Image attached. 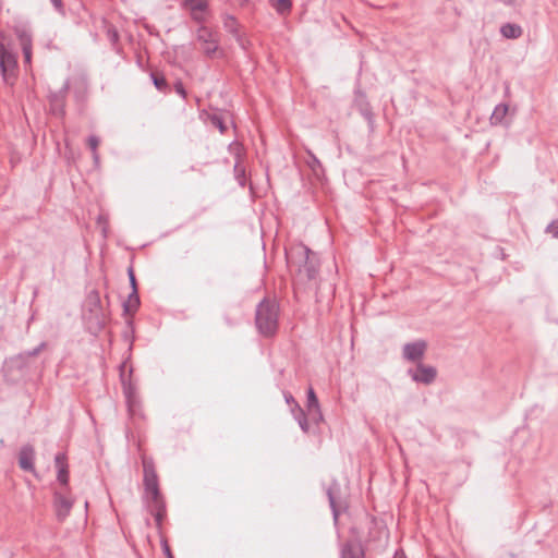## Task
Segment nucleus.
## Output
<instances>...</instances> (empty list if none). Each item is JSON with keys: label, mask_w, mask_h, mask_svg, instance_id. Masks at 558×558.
Returning <instances> with one entry per match:
<instances>
[{"label": "nucleus", "mask_w": 558, "mask_h": 558, "mask_svg": "<svg viewBox=\"0 0 558 558\" xmlns=\"http://www.w3.org/2000/svg\"><path fill=\"white\" fill-rule=\"evenodd\" d=\"M280 305L276 299L265 296L255 308V327L259 336L272 339L279 330Z\"/></svg>", "instance_id": "f257e3e1"}, {"label": "nucleus", "mask_w": 558, "mask_h": 558, "mask_svg": "<svg viewBox=\"0 0 558 558\" xmlns=\"http://www.w3.org/2000/svg\"><path fill=\"white\" fill-rule=\"evenodd\" d=\"M195 40L198 50L206 59H221L225 57V50L220 47V34L218 31L201 25L195 31Z\"/></svg>", "instance_id": "f03ea898"}, {"label": "nucleus", "mask_w": 558, "mask_h": 558, "mask_svg": "<svg viewBox=\"0 0 558 558\" xmlns=\"http://www.w3.org/2000/svg\"><path fill=\"white\" fill-rule=\"evenodd\" d=\"M83 317L90 330L100 331L105 328L107 317L101 305L98 290L94 289L87 293Z\"/></svg>", "instance_id": "7ed1b4c3"}, {"label": "nucleus", "mask_w": 558, "mask_h": 558, "mask_svg": "<svg viewBox=\"0 0 558 558\" xmlns=\"http://www.w3.org/2000/svg\"><path fill=\"white\" fill-rule=\"evenodd\" d=\"M29 371L31 361L23 353L7 359L3 365L4 377L12 383H17L27 377Z\"/></svg>", "instance_id": "20e7f679"}, {"label": "nucleus", "mask_w": 558, "mask_h": 558, "mask_svg": "<svg viewBox=\"0 0 558 558\" xmlns=\"http://www.w3.org/2000/svg\"><path fill=\"white\" fill-rule=\"evenodd\" d=\"M125 364L126 362H123L120 366V380L129 412L131 415H135L137 410L140 409L141 401L137 395L136 385L132 381L133 369L131 367L129 376H126L124 373Z\"/></svg>", "instance_id": "39448f33"}, {"label": "nucleus", "mask_w": 558, "mask_h": 558, "mask_svg": "<svg viewBox=\"0 0 558 558\" xmlns=\"http://www.w3.org/2000/svg\"><path fill=\"white\" fill-rule=\"evenodd\" d=\"M312 255V251L303 243H294L284 248V256L287 266L290 270H295L298 274L302 272V265Z\"/></svg>", "instance_id": "423d86ee"}, {"label": "nucleus", "mask_w": 558, "mask_h": 558, "mask_svg": "<svg viewBox=\"0 0 558 558\" xmlns=\"http://www.w3.org/2000/svg\"><path fill=\"white\" fill-rule=\"evenodd\" d=\"M17 57L0 41V73L3 81L13 84L16 78Z\"/></svg>", "instance_id": "0eeeda50"}, {"label": "nucleus", "mask_w": 558, "mask_h": 558, "mask_svg": "<svg viewBox=\"0 0 558 558\" xmlns=\"http://www.w3.org/2000/svg\"><path fill=\"white\" fill-rule=\"evenodd\" d=\"M326 495L332 512L335 523L338 522L340 513L345 510V502L341 499V486L337 480H332L326 488Z\"/></svg>", "instance_id": "6e6552de"}, {"label": "nucleus", "mask_w": 558, "mask_h": 558, "mask_svg": "<svg viewBox=\"0 0 558 558\" xmlns=\"http://www.w3.org/2000/svg\"><path fill=\"white\" fill-rule=\"evenodd\" d=\"M222 25H223V28L226 29V32H228L229 34H231L234 37L235 41L243 50H245V51L248 50L251 41L245 36V34L241 31L242 26L235 16H233L231 14H227V13L223 14L222 15Z\"/></svg>", "instance_id": "1a4fd4ad"}, {"label": "nucleus", "mask_w": 558, "mask_h": 558, "mask_svg": "<svg viewBox=\"0 0 558 558\" xmlns=\"http://www.w3.org/2000/svg\"><path fill=\"white\" fill-rule=\"evenodd\" d=\"M74 500L68 496V490H56L53 494V508L59 522H63L73 508Z\"/></svg>", "instance_id": "9d476101"}, {"label": "nucleus", "mask_w": 558, "mask_h": 558, "mask_svg": "<svg viewBox=\"0 0 558 558\" xmlns=\"http://www.w3.org/2000/svg\"><path fill=\"white\" fill-rule=\"evenodd\" d=\"M408 375L415 383L430 385L437 378V368L421 362L416 364L415 368H409Z\"/></svg>", "instance_id": "9b49d317"}, {"label": "nucleus", "mask_w": 558, "mask_h": 558, "mask_svg": "<svg viewBox=\"0 0 558 558\" xmlns=\"http://www.w3.org/2000/svg\"><path fill=\"white\" fill-rule=\"evenodd\" d=\"M142 465L144 490L159 487V480L154 459L145 454L142 456Z\"/></svg>", "instance_id": "f8f14e48"}, {"label": "nucleus", "mask_w": 558, "mask_h": 558, "mask_svg": "<svg viewBox=\"0 0 558 558\" xmlns=\"http://www.w3.org/2000/svg\"><path fill=\"white\" fill-rule=\"evenodd\" d=\"M366 548L360 536H354L341 544L340 558H365Z\"/></svg>", "instance_id": "ddd939ff"}, {"label": "nucleus", "mask_w": 558, "mask_h": 558, "mask_svg": "<svg viewBox=\"0 0 558 558\" xmlns=\"http://www.w3.org/2000/svg\"><path fill=\"white\" fill-rule=\"evenodd\" d=\"M427 350V342L423 339L408 342L402 347V356L404 360L421 363Z\"/></svg>", "instance_id": "4468645a"}, {"label": "nucleus", "mask_w": 558, "mask_h": 558, "mask_svg": "<svg viewBox=\"0 0 558 558\" xmlns=\"http://www.w3.org/2000/svg\"><path fill=\"white\" fill-rule=\"evenodd\" d=\"M70 88V83L66 81L59 92L51 93L48 96L50 110L54 116L63 117L65 114V99Z\"/></svg>", "instance_id": "2eb2a0df"}, {"label": "nucleus", "mask_w": 558, "mask_h": 558, "mask_svg": "<svg viewBox=\"0 0 558 558\" xmlns=\"http://www.w3.org/2000/svg\"><path fill=\"white\" fill-rule=\"evenodd\" d=\"M14 34L16 35L22 52L24 58L25 64L32 63V56H33V36L32 33L24 26H16L14 27Z\"/></svg>", "instance_id": "dca6fc26"}, {"label": "nucleus", "mask_w": 558, "mask_h": 558, "mask_svg": "<svg viewBox=\"0 0 558 558\" xmlns=\"http://www.w3.org/2000/svg\"><path fill=\"white\" fill-rule=\"evenodd\" d=\"M140 306L141 299L138 288H134V291H131L128 299L122 303L123 315L126 317V323L130 327L133 325V317L138 311Z\"/></svg>", "instance_id": "f3484780"}, {"label": "nucleus", "mask_w": 558, "mask_h": 558, "mask_svg": "<svg viewBox=\"0 0 558 558\" xmlns=\"http://www.w3.org/2000/svg\"><path fill=\"white\" fill-rule=\"evenodd\" d=\"M35 449L32 445H24L19 452V466L25 471L31 472L33 474L36 473L35 469Z\"/></svg>", "instance_id": "a211bd4d"}, {"label": "nucleus", "mask_w": 558, "mask_h": 558, "mask_svg": "<svg viewBox=\"0 0 558 558\" xmlns=\"http://www.w3.org/2000/svg\"><path fill=\"white\" fill-rule=\"evenodd\" d=\"M235 162L233 166L234 178L241 187L246 185V168L243 165V149L242 146L236 144L234 148Z\"/></svg>", "instance_id": "6ab92c4d"}, {"label": "nucleus", "mask_w": 558, "mask_h": 558, "mask_svg": "<svg viewBox=\"0 0 558 558\" xmlns=\"http://www.w3.org/2000/svg\"><path fill=\"white\" fill-rule=\"evenodd\" d=\"M354 105L361 116L369 123H374V112L373 108L367 100V97L364 93L357 92L354 99Z\"/></svg>", "instance_id": "aec40b11"}, {"label": "nucleus", "mask_w": 558, "mask_h": 558, "mask_svg": "<svg viewBox=\"0 0 558 558\" xmlns=\"http://www.w3.org/2000/svg\"><path fill=\"white\" fill-rule=\"evenodd\" d=\"M199 117L206 122L218 129L221 134H225L228 130L225 118L219 110L207 111L203 110Z\"/></svg>", "instance_id": "412c9836"}, {"label": "nucleus", "mask_w": 558, "mask_h": 558, "mask_svg": "<svg viewBox=\"0 0 558 558\" xmlns=\"http://www.w3.org/2000/svg\"><path fill=\"white\" fill-rule=\"evenodd\" d=\"M500 34L507 39H518L523 35V29L519 24L508 22L501 25Z\"/></svg>", "instance_id": "4be33fe9"}, {"label": "nucleus", "mask_w": 558, "mask_h": 558, "mask_svg": "<svg viewBox=\"0 0 558 558\" xmlns=\"http://www.w3.org/2000/svg\"><path fill=\"white\" fill-rule=\"evenodd\" d=\"M318 260L315 257V254L312 252V255H308V259L306 260V263H303L302 265V272H305L306 278L308 280H313L318 274Z\"/></svg>", "instance_id": "5701e85b"}, {"label": "nucleus", "mask_w": 558, "mask_h": 558, "mask_svg": "<svg viewBox=\"0 0 558 558\" xmlns=\"http://www.w3.org/2000/svg\"><path fill=\"white\" fill-rule=\"evenodd\" d=\"M509 106L505 102L499 104L495 107L490 118L489 122L492 125H500L504 124L505 119L508 114Z\"/></svg>", "instance_id": "b1692460"}, {"label": "nucleus", "mask_w": 558, "mask_h": 558, "mask_svg": "<svg viewBox=\"0 0 558 558\" xmlns=\"http://www.w3.org/2000/svg\"><path fill=\"white\" fill-rule=\"evenodd\" d=\"M104 25L107 38L110 41L112 49L119 51L120 34L117 27L106 20L104 21Z\"/></svg>", "instance_id": "393cba45"}, {"label": "nucleus", "mask_w": 558, "mask_h": 558, "mask_svg": "<svg viewBox=\"0 0 558 558\" xmlns=\"http://www.w3.org/2000/svg\"><path fill=\"white\" fill-rule=\"evenodd\" d=\"M151 81L155 87L162 93H167L169 90L168 82L162 73L151 72L150 73Z\"/></svg>", "instance_id": "a878e982"}, {"label": "nucleus", "mask_w": 558, "mask_h": 558, "mask_svg": "<svg viewBox=\"0 0 558 558\" xmlns=\"http://www.w3.org/2000/svg\"><path fill=\"white\" fill-rule=\"evenodd\" d=\"M183 7L189 9L190 11L205 12L208 10V1L207 0H183Z\"/></svg>", "instance_id": "bb28decb"}, {"label": "nucleus", "mask_w": 558, "mask_h": 558, "mask_svg": "<svg viewBox=\"0 0 558 558\" xmlns=\"http://www.w3.org/2000/svg\"><path fill=\"white\" fill-rule=\"evenodd\" d=\"M306 397H307V401H306L307 412L317 410L320 408L318 398H317L316 392L312 386L308 387V389L306 391Z\"/></svg>", "instance_id": "cd10ccee"}, {"label": "nucleus", "mask_w": 558, "mask_h": 558, "mask_svg": "<svg viewBox=\"0 0 558 558\" xmlns=\"http://www.w3.org/2000/svg\"><path fill=\"white\" fill-rule=\"evenodd\" d=\"M364 525L368 530V537L365 539V542L368 543V542H371L373 539L372 531L377 527V519H376V517L366 513L364 515Z\"/></svg>", "instance_id": "c85d7f7f"}, {"label": "nucleus", "mask_w": 558, "mask_h": 558, "mask_svg": "<svg viewBox=\"0 0 558 558\" xmlns=\"http://www.w3.org/2000/svg\"><path fill=\"white\" fill-rule=\"evenodd\" d=\"M69 466H62L58 470L57 480L62 486L63 490H69Z\"/></svg>", "instance_id": "c756f323"}, {"label": "nucleus", "mask_w": 558, "mask_h": 558, "mask_svg": "<svg viewBox=\"0 0 558 558\" xmlns=\"http://www.w3.org/2000/svg\"><path fill=\"white\" fill-rule=\"evenodd\" d=\"M307 165L316 177H319V173L324 171L320 160L313 154H310Z\"/></svg>", "instance_id": "7c9ffc66"}, {"label": "nucleus", "mask_w": 558, "mask_h": 558, "mask_svg": "<svg viewBox=\"0 0 558 558\" xmlns=\"http://www.w3.org/2000/svg\"><path fill=\"white\" fill-rule=\"evenodd\" d=\"M274 7L279 14H288L292 9V0H277Z\"/></svg>", "instance_id": "2f4dec72"}, {"label": "nucleus", "mask_w": 558, "mask_h": 558, "mask_svg": "<svg viewBox=\"0 0 558 558\" xmlns=\"http://www.w3.org/2000/svg\"><path fill=\"white\" fill-rule=\"evenodd\" d=\"M145 494L149 496L148 504L149 502H158V501H165V497L160 492V487L151 488L148 490H145Z\"/></svg>", "instance_id": "473e14b6"}, {"label": "nucleus", "mask_w": 558, "mask_h": 558, "mask_svg": "<svg viewBox=\"0 0 558 558\" xmlns=\"http://www.w3.org/2000/svg\"><path fill=\"white\" fill-rule=\"evenodd\" d=\"M46 347H47V342L43 341L33 350H27L22 353L31 361V357H35V356L39 355L41 353V351L46 349Z\"/></svg>", "instance_id": "72a5a7b5"}, {"label": "nucleus", "mask_w": 558, "mask_h": 558, "mask_svg": "<svg viewBox=\"0 0 558 558\" xmlns=\"http://www.w3.org/2000/svg\"><path fill=\"white\" fill-rule=\"evenodd\" d=\"M290 411L295 421H299L302 417H305L306 415H308V412L307 411L305 412V410L299 403H295L294 405H292Z\"/></svg>", "instance_id": "f704fd0d"}, {"label": "nucleus", "mask_w": 558, "mask_h": 558, "mask_svg": "<svg viewBox=\"0 0 558 558\" xmlns=\"http://www.w3.org/2000/svg\"><path fill=\"white\" fill-rule=\"evenodd\" d=\"M167 510V505H166V500L165 501H158V502H149L148 504V511L149 513H156V512H166Z\"/></svg>", "instance_id": "c9c22d12"}, {"label": "nucleus", "mask_w": 558, "mask_h": 558, "mask_svg": "<svg viewBox=\"0 0 558 558\" xmlns=\"http://www.w3.org/2000/svg\"><path fill=\"white\" fill-rule=\"evenodd\" d=\"M308 417L311 420V423L315 425H319L324 421V415L322 413L320 408L317 410L310 411Z\"/></svg>", "instance_id": "e433bc0d"}, {"label": "nucleus", "mask_w": 558, "mask_h": 558, "mask_svg": "<svg viewBox=\"0 0 558 558\" xmlns=\"http://www.w3.org/2000/svg\"><path fill=\"white\" fill-rule=\"evenodd\" d=\"M54 465L58 470L62 466H69L68 465V458L64 452H58L54 457Z\"/></svg>", "instance_id": "4c0bfd02"}, {"label": "nucleus", "mask_w": 558, "mask_h": 558, "mask_svg": "<svg viewBox=\"0 0 558 558\" xmlns=\"http://www.w3.org/2000/svg\"><path fill=\"white\" fill-rule=\"evenodd\" d=\"M100 144V140L96 135H89L87 137V146L93 151H98V146Z\"/></svg>", "instance_id": "58836bf2"}, {"label": "nucleus", "mask_w": 558, "mask_h": 558, "mask_svg": "<svg viewBox=\"0 0 558 558\" xmlns=\"http://www.w3.org/2000/svg\"><path fill=\"white\" fill-rule=\"evenodd\" d=\"M151 515L154 517L155 519V523H156V527L157 530L159 531V533L161 532V529H162V522L163 520L166 519L167 517V511L166 512H156V513H151Z\"/></svg>", "instance_id": "ea45409f"}, {"label": "nucleus", "mask_w": 558, "mask_h": 558, "mask_svg": "<svg viewBox=\"0 0 558 558\" xmlns=\"http://www.w3.org/2000/svg\"><path fill=\"white\" fill-rule=\"evenodd\" d=\"M546 233L553 235V238L558 239V219L553 220L545 229Z\"/></svg>", "instance_id": "a19ab883"}, {"label": "nucleus", "mask_w": 558, "mask_h": 558, "mask_svg": "<svg viewBox=\"0 0 558 558\" xmlns=\"http://www.w3.org/2000/svg\"><path fill=\"white\" fill-rule=\"evenodd\" d=\"M128 277H129V281H130V287H131L132 291H134V288H138V283H137V280L135 277V271H134V268L132 265L128 268Z\"/></svg>", "instance_id": "79ce46f5"}, {"label": "nucleus", "mask_w": 558, "mask_h": 558, "mask_svg": "<svg viewBox=\"0 0 558 558\" xmlns=\"http://www.w3.org/2000/svg\"><path fill=\"white\" fill-rule=\"evenodd\" d=\"M191 19L201 25H205L206 19L202 11H191Z\"/></svg>", "instance_id": "37998d69"}, {"label": "nucleus", "mask_w": 558, "mask_h": 558, "mask_svg": "<svg viewBox=\"0 0 558 558\" xmlns=\"http://www.w3.org/2000/svg\"><path fill=\"white\" fill-rule=\"evenodd\" d=\"M174 90L178 95H180L183 99H186L187 92L181 81H177L174 84Z\"/></svg>", "instance_id": "c03bdc74"}, {"label": "nucleus", "mask_w": 558, "mask_h": 558, "mask_svg": "<svg viewBox=\"0 0 558 558\" xmlns=\"http://www.w3.org/2000/svg\"><path fill=\"white\" fill-rule=\"evenodd\" d=\"M160 544H161V548H162L165 556L167 558H174L167 538H161Z\"/></svg>", "instance_id": "a18cd8bd"}, {"label": "nucleus", "mask_w": 558, "mask_h": 558, "mask_svg": "<svg viewBox=\"0 0 558 558\" xmlns=\"http://www.w3.org/2000/svg\"><path fill=\"white\" fill-rule=\"evenodd\" d=\"M302 432L307 434L310 432V417L306 415L305 417H302L301 420L296 421Z\"/></svg>", "instance_id": "49530a36"}, {"label": "nucleus", "mask_w": 558, "mask_h": 558, "mask_svg": "<svg viewBox=\"0 0 558 558\" xmlns=\"http://www.w3.org/2000/svg\"><path fill=\"white\" fill-rule=\"evenodd\" d=\"M302 432L307 434L310 432V417L306 415L305 417H302L301 420L296 421Z\"/></svg>", "instance_id": "de8ad7c7"}, {"label": "nucleus", "mask_w": 558, "mask_h": 558, "mask_svg": "<svg viewBox=\"0 0 558 558\" xmlns=\"http://www.w3.org/2000/svg\"><path fill=\"white\" fill-rule=\"evenodd\" d=\"M283 397H284V400H286L287 404H288L290 408H291L292 405H294L295 403H299V402L294 399V397H293L290 392H288V391H284V392H283Z\"/></svg>", "instance_id": "09e8293b"}, {"label": "nucleus", "mask_w": 558, "mask_h": 558, "mask_svg": "<svg viewBox=\"0 0 558 558\" xmlns=\"http://www.w3.org/2000/svg\"><path fill=\"white\" fill-rule=\"evenodd\" d=\"M50 1L58 12H63V1L62 0H50Z\"/></svg>", "instance_id": "8fccbe9b"}, {"label": "nucleus", "mask_w": 558, "mask_h": 558, "mask_svg": "<svg viewBox=\"0 0 558 558\" xmlns=\"http://www.w3.org/2000/svg\"><path fill=\"white\" fill-rule=\"evenodd\" d=\"M500 2H502L505 5H508V7H515L518 5L522 0H499Z\"/></svg>", "instance_id": "3c124183"}, {"label": "nucleus", "mask_w": 558, "mask_h": 558, "mask_svg": "<svg viewBox=\"0 0 558 558\" xmlns=\"http://www.w3.org/2000/svg\"><path fill=\"white\" fill-rule=\"evenodd\" d=\"M393 558H408L403 549H398L395 553Z\"/></svg>", "instance_id": "603ef678"}, {"label": "nucleus", "mask_w": 558, "mask_h": 558, "mask_svg": "<svg viewBox=\"0 0 558 558\" xmlns=\"http://www.w3.org/2000/svg\"><path fill=\"white\" fill-rule=\"evenodd\" d=\"M92 154H93L94 162L98 163L99 159H100L98 151H93Z\"/></svg>", "instance_id": "864d4df0"}]
</instances>
